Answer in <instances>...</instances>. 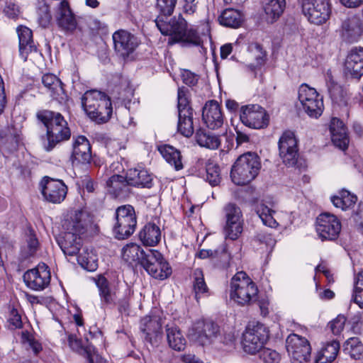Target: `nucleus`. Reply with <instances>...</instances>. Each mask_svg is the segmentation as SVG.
Instances as JSON below:
<instances>
[{
    "instance_id": "1",
    "label": "nucleus",
    "mask_w": 363,
    "mask_h": 363,
    "mask_svg": "<svg viewBox=\"0 0 363 363\" xmlns=\"http://www.w3.org/2000/svg\"><path fill=\"white\" fill-rule=\"evenodd\" d=\"M177 0H157V7L162 15L155 20V23L161 33L169 35V43H182L188 45L201 46V51L206 49L201 45L202 40L197 32L193 28H188L186 21L182 16L172 18L167 21L169 16L174 11Z\"/></svg>"
},
{
    "instance_id": "2",
    "label": "nucleus",
    "mask_w": 363,
    "mask_h": 363,
    "mask_svg": "<svg viewBox=\"0 0 363 363\" xmlns=\"http://www.w3.org/2000/svg\"><path fill=\"white\" fill-rule=\"evenodd\" d=\"M89 224V215L84 211L70 210L65 215L62 221L64 235L57 240V242L65 255L74 256L79 252L82 245V235L86 232Z\"/></svg>"
},
{
    "instance_id": "3",
    "label": "nucleus",
    "mask_w": 363,
    "mask_h": 363,
    "mask_svg": "<svg viewBox=\"0 0 363 363\" xmlns=\"http://www.w3.org/2000/svg\"><path fill=\"white\" fill-rule=\"evenodd\" d=\"M37 118L46 128V141L43 146L47 152L52 150L60 143L69 139L71 131L68 123L60 113L40 111L38 112Z\"/></svg>"
},
{
    "instance_id": "4",
    "label": "nucleus",
    "mask_w": 363,
    "mask_h": 363,
    "mask_svg": "<svg viewBox=\"0 0 363 363\" xmlns=\"http://www.w3.org/2000/svg\"><path fill=\"white\" fill-rule=\"evenodd\" d=\"M260 167L257 155L247 152L240 155L231 169L230 177L233 182L240 186L248 184L257 176Z\"/></svg>"
},
{
    "instance_id": "5",
    "label": "nucleus",
    "mask_w": 363,
    "mask_h": 363,
    "mask_svg": "<svg viewBox=\"0 0 363 363\" xmlns=\"http://www.w3.org/2000/svg\"><path fill=\"white\" fill-rule=\"evenodd\" d=\"M255 283L242 271L235 274L230 284V298L240 305L248 304L257 294Z\"/></svg>"
},
{
    "instance_id": "6",
    "label": "nucleus",
    "mask_w": 363,
    "mask_h": 363,
    "mask_svg": "<svg viewBox=\"0 0 363 363\" xmlns=\"http://www.w3.org/2000/svg\"><path fill=\"white\" fill-rule=\"evenodd\" d=\"M269 338V331L262 323L249 324L242 337L243 350L250 354H255L262 349Z\"/></svg>"
},
{
    "instance_id": "7",
    "label": "nucleus",
    "mask_w": 363,
    "mask_h": 363,
    "mask_svg": "<svg viewBox=\"0 0 363 363\" xmlns=\"http://www.w3.org/2000/svg\"><path fill=\"white\" fill-rule=\"evenodd\" d=\"M116 220L113 232L117 239H125L134 233L137 218L132 206L124 205L118 207L116 211Z\"/></svg>"
},
{
    "instance_id": "8",
    "label": "nucleus",
    "mask_w": 363,
    "mask_h": 363,
    "mask_svg": "<svg viewBox=\"0 0 363 363\" xmlns=\"http://www.w3.org/2000/svg\"><path fill=\"white\" fill-rule=\"evenodd\" d=\"M298 99L301 108L309 117L318 118L322 115L323 98L314 88L302 84L298 89Z\"/></svg>"
},
{
    "instance_id": "9",
    "label": "nucleus",
    "mask_w": 363,
    "mask_h": 363,
    "mask_svg": "<svg viewBox=\"0 0 363 363\" xmlns=\"http://www.w3.org/2000/svg\"><path fill=\"white\" fill-rule=\"evenodd\" d=\"M145 271L155 279H164L172 273L169 264L162 254L156 250H147L145 259L142 265Z\"/></svg>"
},
{
    "instance_id": "10",
    "label": "nucleus",
    "mask_w": 363,
    "mask_h": 363,
    "mask_svg": "<svg viewBox=\"0 0 363 363\" xmlns=\"http://www.w3.org/2000/svg\"><path fill=\"white\" fill-rule=\"evenodd\" d=\"M301 6L304 16L317 25L326 22L331 13L329 0H302Z\"/></svg>"
},
{
    "instance_id": "11",
    "label": "nucleus",
    "mask_w": 363,
    "mask_h": 363,
    "mask_svg": "<svg viewBox=\"0 0 363 363\" xmlns=\"http://www.w3.org/2000/svg\"><path fill=\"white\" fill-rule=\"evenodd\" d=\"M240 121L247 127L260 129L269 124V115L258 104L242 106L240 110Z\"/></svg>"
},
{
    "instance_id": "12",
    "label": "nucleus",
    "mask_w": 363,
    "mask_h": 363,
    "mask_svg": "<svg viewBox=\"0 0 363 363\" xmlns=\"http://www.w3.org/2000/svg\"><path fill=\"white\" fill-rule=\"evenodd\" d=\"M122 169V165L116 162L112 163L108 170L113 174L106 180V189L114 198L125 199L130 192L127 176L123 177L118 174Z\"/></svg>"
},
{
    "instance_id": "13",
    "label": "nucleus",
    "mask_w": 363,
    "mask_h": 363,
    "mask_svg": "<svg viewBox=\"0 0 363 363\" xmlns=\"http://www.w3.org/2000/svg\"><path fill=\"white\" fill-rule=\"evenodd\" d=\"M286 347L291 356L292 363H310L311 346L305 337L295 333L289 335L286 340Z\"/></svg>"
},
{
    "instance_id": "14",
    "label": "nucleus",
    "mask_w": 363,
    "mask_h": 363,
    "mask_svg": "<svg viewBox=\"0 0 363 363\" xmlns=\"http://www.w3.org/2000/svg\"><path fill=\"white\" fill-rule=\"evenodd\" d=\"M225 225L224 233L225 238L232 240L238 238L242 232V211L238 206L234 203H228L223 208Z\"/></svg>"
},
{
    "instance_id": "15",
    "label": "nucleus",
    "mask_w": 363,
    "mask_h": 363,
    "mask_svg": "<svg viewBox=\"0 0 363 363\" xmlns=\"http://www.w3.org/2000/svg\"><path fill=\"white\" fill-rule=\"evenodd\" d=\"M112 38L116 52L123 59L131 57L140 44L137 36L125 30L116 31Z\"/></svg>"
},
{
    "instance_id": "16",
    "label": "nucleus",
    "mask_w": 363,
    "mask_h": 363,
    "mask_svg": "<svg viewBox=\"0 0 363 363\" xmlns=\"http://www.w3.org/2000/svg\"><path fill=\"white\" fill-rule=\"evenodd\" d=\"M341 230V223L333 214L324 213L316 219V232L322 240H335Z\"/></svg>"
},
{
    "instance_id": "17",
    "label": "nucleus",
    "mask_w": 363,
    "mask_h": 363,
    "mask_svg": "<svg viewBox=\"0 0 363 363\" xmlns=\"http://www.w3.org/2000/svg\"><path fill=\"white\" fill-rule=\"evenodd\" d=\"M279 156L283 162L288 166H294L298 160V142L291 131H285L278 143Z\"/></svg>"
},
{
    "instance_id": "18",
    "label": "nucleus",
    "mask_w": 363,
    "mask_h": 363,
    "mask_svg": "<svg viewBox=\"0 0 363 363\" xmlns=\"http://www.w3.org/2000/svg\"><path fill=\"white\" fill-rule=\"evenodd\" d=\"M140 328L146 342L150 343L152 347L159 345L162 332L161 318L158 315L152 314L142 318Z\"/></svg>"
},
{
    "instance_id": "19",
    "label": "nucleus",
    "mask_w": 363,
    "mask_h": 363,
    "mask_svg": "<svg viewBox=\"0 0 363 363\" xmlns=\"http://www.w3.org/2000/svg\"><path fill=\"white\" fill-rule=\"evenodd\" d=\"M219 334V326L212 321L199 320L189 331L191 339L202 345L210 343Z\"/></svg>"
},
{
    "instance_id": "20",
    "label": "nucleus",
    "mask_w": 363,
    "mask_h": 363,
    "mask_svg": "<svg viewBox=\"0 0 363 363\" xmlns=\"http://www.w3.org/2000/svg\"><path fill=\"white\" fill-rule=\"evenodd\" d=\"M50 272L48 267L39 264L35 268L28 270L23 277L26 285L35 291L43 290L48 286L50 281Z\"/></svg>"
},
{
    "instance_id": "21",
    "label": "nucleus",
    "mask_w": 363,
    "mask_h": 363,
    "mask_svg": "<svg viewBox=\"0 0 363 363\" xmlns=\"http://www.w3.org/2000/svg\"><path fill=\"white\" fill-rule=\"evenodd\" d=\"M41 184L42 194L46 201L53 203H60L65 200L67 187L62 180L45 177Z\"/></svg>"
},
{
    "instance_id": "22",
    "label": "nucleus",
    "mask_w": 363,
    "mask_h": 363,
    "mask_svg": "<svg viewBox=\"0 0 363 363\" xmlns=\"http://www.w3.org/2000/svg\"><path fill=\"white\" fill-rule=\"evenodd\" d=\"M57 26L66 33H72L77 27V21L66 1L59 3L55 13Z\"/></svg>"
},
{
    "instance_id": "23",
    "label": "nucleus",
    "mask_w": 363,
    "mask_h": 363,
    "mask_svg": "<svg viewBox=\"0 0 363 363\" xmlns=\"http://www.w3.org/2000/svg\"><path fill=\"white\" fill-rule=\"evenodd\" d=\"M91 159V146L89 140L84 136H78L74 141L73 150L70 157L72 165L89 163Z\"/></svg>"
},
{
    "instance_id": "24",
    "label": "nucleus",
    "mask_w": 363,
    "mask_h": 363,
    "mask_svg": "<svg viewBox=\"0 0 363 363\" xmlns=\"http://www.w3.org/2000/svg\"><path fill=\"white\" fill-rule=\"evenodd\" d=\"M18 36L19 55L23 61H26L30 55L38 52L37 47L33 39L32 30L26 26L17 28Z\"/></svg>"
},
{
    "instance_id": "25",
    "label": "nucleus",
    "mask_w": 363,
    "mask_h": 363,
    "mask_svg": "<svg viewBox=\"0 0 363 363\" xmlns=\"http://www.w3.org/2000/svg\"><path fill=\"white\" fill-rule=\"evenodd\" d=\"M202 117L204 123L211 129L219 128L223 124L224 118L220 106L214 100L206 104L203 108Z\"/></svg>"
},
{
    "instance_id": "26",
    "label": "nucleus",
    "mask_w": 363,
    "mask_h": 363,
    "mask_svg": "<svg viewBox=\"0 0 363 363\" xmlns=\"http://www.w3.org/2000/svg\"><path fill=\"white\" fill-rule=\"evenodd\" d=\"M345 72L354 78H359L363 74V48L351 50L345 60Z\"/></svg>"
},
{
    "instance_id": "27",
    "label": "nucleus",
    "mask_w": 363,
    "mask_h": 363,
    "mask_svg": "<svg viewBox=\"0 0 363 363\" xmlns=\"http://www.w3.org/2000/svg\"><path fill=\"white\" fill-rule=\"evenodd\" d=\"M363 32L361 19L357 16H352L345 19L342 24V37L348 43L359 40Z\"/></svg>"
},
{
    "instance_id": "28",
    "label": "nucleus",
    "mask_w": 363,
    "mask_h": 363,
    "mask_svg": "<svg viewBox=\"0 0 363 363\" xmlns=\"http://www.w3.org/2000/svg\"><path fill=\"white\" fill-rule=\"evenodd\" d=\"M330 132L334 145L342 150H346L350 140L347 128L342 121L337 118H333L330 121Z\"/></svg>"
},
{
    "instance_id": "29",
    "label": "nucleus",
    "mask_w": 363,
    "mask_h": 363,
    "mask_svg": "<svg viewBox=\"0 0 363 363\" xmlns=\"http://www.w3.org/2000/svg\"><path fill=\"white\" fill-rule=\"evenodd\" d=\"M146 255L147 250L145 251L140 245L133 242L125 245L121 250L123 259L132 265H142Z\"/></svg>"
},
{
    "instance_id": "30",
    "label": "nucleus",
    "mask_w": 363,
    "mask_h": 363,
    "mask_svg": "<svg viewBox=\"0 0 363 363\" xmlns=\"http://www.w3.org/2000/svg\"><path fill=\"white\" fill-rule=\"evenodd\" d=\"M105 96L104 93L97 90H90L84 93L82 97V104L89 118L96 113V111L100 106L101 101Z\"/></svg>"
},
{
    "instance_id": "31",
    "label": "nucleus",
    "mask_w": 363,
    "mask_h": 363,
    "mask_svg": "<svg viewBox=\"0 0 363 363\" xmlns=\"http://www.w3.org/2000/svg\"><path fill=\"white\" fill-rule=\"evenodd\" d=\"M167 340L169 347L176 351L184 350L186 340L180 329L174 325H166Z\"/></svg>"
},
{
    "instance_id": "32",
    "label": "nucleus",
    "mask_w": 363,
    "mask_h": 363,
    "mask_svg": "<svg viewBox=\"0 0 363 363\" xmlns=\"http://www.w3.org/2000/svg\"><path fill=\"white\" fill-rule=\"evenodd\" d=\"M130 186L150 188L152 185V176L144 169H130L127 172Z\"/></svg>"
},
{
    "instance_id": "33",
    "label": "nucleus",
    "mask_w": 363,
    "mask_h": 363,
    "mask_svg": "<svg viewBox=\"0 0 363 363\" xmlns=\"http://www.w3.org/2000/svg\"><path fill=\"white\" fill-rule=\"evenodd\" d=\"M94 281L99 289L101 303L103 305H114L116 294L111 291L109 282L102 275H98L94 278Z\"/></svg>"
},
{
    "instance_id": "34",
    "label": "nucleus",
    "mask_w": 363,
    "mask_h": 363,
    "mask_svg": "<svg viewBox=\"0 0 363 363\" xmlns=\"http://www.w3.org/2000/svg\"><path fill=\"white\" fill-rule=\"evenodd\" d=\"M139 238L145 245L155 246L160 240V229L155 223H149L140 231Z\"/></svg>"
},
{
    "instance_id": "35",
    "label": "nucleus",
    "mask_w": 363,
    "mask_h": 363,
    "mask_svg": "<svg viewBox=\"0 0 363 363\" xmlns=\"http://www.w3.org/2000/svg\"><path fill=\"white\" fill-rule=\"evenodd\" d=\"M340 350V343L336 340L326 342L317 355L315 363H331Z\"/></svg>"
},
{
    "instance_id": "36",
    "label": "nucleus",
    "mask_w": 363,
    "mask_h": 363,
    "mask_svg": "<svg viewBox=\"0 0 363 363\" xmlns=\"http://www.w3.org/2000/svg\"><path fill=\"white\" fill-rule=\"evenodd\" d=\"M218 21L224 26L236 28L241 26L243 18L239 11L227 9L221 13L218 17Z\"/></svg>"
},
{
    "instance_id": "37",
    "label": "nucleus",
    "mask_w": 363,
    "mask_h": 363,
    "mask_svg": "<svg viewBox=\"0 0 363 363\" xmlns=\"http://www.w3.org/2000/svg\"><path fill=\"white\" fill-rule=\"evenodd\" d=\"M178 116V131L185 137L191 136L194 133L193 111L182 110Z\"/></svg>"
},
{
    "instance_id": "38",
    "label": "nucleus",
    "mask_w": 363,
    "mask_h": 363,
    "mask_svg": "<svg viewBox=\"0 0 363 363\" xmlns=\"http://www.w3.org/2000/svg\"><path fill=\"white\" fill-rule=\"evenodd\" d=\"M264 12L268 21L274 22L283 13L285 0H262Z\"/></svg>"
},
{
    "instance_id": "39",
    "label": "nucleus",
    "mask_w": 363,
    "mask_h": 363,
    "mask_svg": "<svg viewBox=\"0 0 363 363\" xmlns=\"http://www.w3.org/2000/svg\"><path fill=\"white\" fill-rule=\"evenodd\" d=\"M197 143L201 147H204L211 150L218 149L220 145L219 136L216 135L205 130H199L195 135Z\"/></svg>"
},
{
    "instance_id": "40",
    "label": "nucleus",
    "mask_w": 363,
    "mask_h": 363,
    "mask_svg": "<svg viewBox=\"0 0 363 363\" xmlns=\"http://www.w3.org/2000/svg\"><path fill=\"white\" fill-rule=\"evenodd\" d=\"M159 151L164 160L174 166L176 170L183 168L180 152L171 145H163L159 147Z\"/></svg>"
},
{
    "instance_id": "41",
    "label": "nucleus",
    "mask_w": 363,
    "mask_h": 363,
    "mask_svg": "<svg viewBox=\"0 0 363 363\" xmlns=\"http://www.w3.org/2000/svg\"><path fill=\"white\" fill-rule=\"evenodd\" d=\"M96 113L90 117L91 119L98 123H106L112 115L113 108L110 99L106 95L101 105L96 111Z\"/></svg>"
},
{
    "instance_id": "42",
    "label": "nucleus",
    "mask_w": 363,
    "mask_h": 363,
    "mask_svg": "<svg viewBox=\"0 0 363 363\" xmlns=\"http://www.w3.org/2000/svg\"><path fill=\"white\" fill-rule=\"evenodd\" d=\"M78 263L87 271H95L98 267L97 255L92 250L83 249L77 257Z\"/></svg>"
},
{
    "instance_id": "43",
    "label": "nucleus",
    "mask_w": 363,
    "mask_h": 363,
    "mask_svg": "<svg viewBox=\"0 0 363 363\" xmlns=\"http://www.w3.org/2000/svg\"><path fill=\"white\" fill-rule=\"evenodd\" d=\"M194 291L197 302L202 296H208L209 290L206 284L203 272L201 269H196L194 272Z\"/></svg>"
},
{
    "instance_id": "44",
    "label": "nucleus",
    "mask_w": 363,
    "mask_h": 363,
    "mask_svg": "<svg viewBox=\"0 0 363 363\" xmlns=\"http://www.w3.org/2000/svg\"><path fill=\"white\" fill-rule=\"evenodd\" d=\"M357 199V196L351 194L347 190H342L338 195L331 197V201L336 208H340L343 211L347 210L353 206Z\"/></svg>"
},
{
    "instance_id": "45",
    "label": "nucleus",
    "mask_w": 363,
    "mask_h": 363,
    "mask_svg": "<svg viewBox=\"0 0 363 363\" xmlns=\"http://www.w3.org/2000/svg\"><path fill=\"white\" fill-rule=\"evenodd\" d=\"M255 211L263 224L270 228H277L278 223L274 218L275 211L266 206L264 203L257 205Z\"/></svg>"
},
{
    "instance_id": "46",
    "label": "nucleus",
    "mask_w": 363,
    "mask_h": 363,
    "mask_svg": "<svg viewBox=\"0 0 363 363\" xmlns=\"http://www.w3.org/2000/svg\"><path fill=\"white\" fill-rule=\"evenodd\" d=\"M43 85L51 91L53 97L63 94L62 83L59 78L52 74H45L42 77Z\"/></svg>"
},
{
    "instance_id": "47",
    "label": "nucleus",
    "mask_w": 363,
    "mask_h": 363,
    "mask_svg": "<svg viewBox=\"0 0 363 363\" xmlns=\"http://www.w3.org/2000/svg\"><path fill=\"white\" fill-rule=\"evenodd\" d=\"M346 349L352 358L360 359L363 358V344L357 337H352L346 342Z\"/></svg>"
},
{
    "instance_id": "48",
    "label": "nucleus",
    "mask_w": 363,
    "mask_h": 363,
    "mask_svg": "<svg viewBox=\"0 0 363 363\" xmlns=\"http://www.w3.org/2000/svg\"><path fill=\"white\" fill-rule=\"evenodd\" d=\"M68 342L70 348L77 352H85L87 355L89 363H94V356L89 347L84 348L81 342V340L77 339L75 335H70L68 337Z\"/></svg>"
},
{
    "instance_id": "49",
    "label": "nucleus",
    "mask_w": 363,
    "mask_h": 363,
    "mask_svg": "<svg viewBox=\"0 0 363 363\" xmlns=\"http://www.w3.org/2000/svg\"><path fill=\"white\" fill-rule=\"evenodd\" d=\"M352 298L360 308H363V271L359 272L354 279Z\"/></svg>"
},
{
    "instance_id": "50",
    "label": "nucleus",
    "mask_w": 363,
    "mask_h": 363,
    "mask_svg": "<svg viewBox=\"0 0 363 363\" xmlns=\"http://www.w3.org/2000/svg\"><path fill=\"white\" fill-rule=\"evenodd\" d=\"M206 180L212 186L218 185L220 183V170L218 165L213 163H208L206 165Z\"/></svg>"
},
{
    "instance_id": "51",
    "label": "nucleus",
    "mask_w": 363,
    "mask_h": 363,
    "mask_svg": "<svg viewBox=\"0 0 363 363\" xmlns=\"http://www.w3.org/2000/svg\"><path fill=\"white\" fill-rule=\"evenodd\" d=\"M325 77L329 93L331 96H336L340 92L341 87L334 80L332 71L330 69L327 70Z\"/></svg>"
},
{
    "instance_id": "52",
    "label": "nucleus",
    "mask_w": 363,
    "mask_h": 363,
    "mask_svg": "<svg viewBox=\"0 0 363 363\" xmlns=\"http://www.w3.org/2000/svg\"><path fill=\"white\" fill-rule=\"evenodd\" d=\"M260 358L265 363H279L281 356L276 350L264 348L261 351Z\"/></svg>"
},
{
    "instance_id": "53",
    "label": "nucleus",
    "mask_w": 363,
    "mask_h": 363,
    "mask_svg": "<svg viewBox=\"0 0 363 363\" xmlns=\"http://www.w3.org/2000/svg\"><path fill=\"white\" fill-rule=\"evenodd\" d=\"M178 113H180V111L182 110H188V111H193L191 108L189 106V98L186 94V91L179 88L178 89Z\"/></svg>"
},
{
    "instance_id": "54",
    "label": "nucleus",
    "mask_w": 363,
    "mask_h": 363,
    "mask_svg": "<svg viewBox=\"0 0 363 363\" xmlns=\"http://www.w3.org/2000/svg\"><path fill=\"white\" fill-rule=\"evenodd\" d=\"M346 318L339 315L329 323V327L334 335H339L343 330Z\"/></svg>"
},
{
    "instance_id": "55",
    "label": "nucleus",
    "mask_w": 363,
    "mask_h": 363,
    "mask_svg": "<svg viewBox=\"0 0 363 363\" xmlns=\"http://www.w3.org/2000/svg\"><path fill=\"white\" fill-rule=\"evenodd\" d=\"M51 18L52 17L47 6L45 5L39 9L38 22L42 27H48L50 23Z\"/></svg>"
},
{
    "instance_id": "56",
    "label": "nucleus",
    "mask_w": 363,
    "mask_h": 363,
    "mask_svg": "<svg viewBox=\"0 0 363 363\" xmlns=\"http://www.w3.org/2000/svg\"><path fill=\"white\" fill-rule=\"evenodd\" d=\"M8 322L9 323V327L11 329L20 328L22 326V320L21 315L18 313V311L15 308H12L10 311Z\"/></svg>"
},
{
    "instance_id": "57",
    "label": "nucleus",
    "mask_w": 363,
    "mask_h": 363,
    "mask_svg": "<svg viewBox=\"0 0 363 363\" xmlns=\"http://www.w3.org/2000/svg\"><path fill=\"white\" fill-rule=\"evenodd\" d=\"M23 344L25 346L29 349H31L35 354H38L42 350L41 344L35 340L32 337L23 335Z\"/></svg>"
},
{
    "instance_id": "58",
    "label": "nucleus",
    "mask_w": 363,
    "mask_h": 363,
    "mask_svg": "<svg viewBox=\"0 0 363 363\" xmlns=\"http://www.w3.org/2000/svg\"><path fill=\"white\" fill-rule=\"evenodd\" d=\"M182 78L186 85L194 86L198 82V76L189 70H184L182 72Z\"/></svg>"
},
{
    "instance_id": "59",
    "label": "nucleus",
    "mask_w": 363,
    "mask_h": 363,
    "mask_svg": "<svg viewBox=\"0 0 363 363\" xmlns=\"http://www.w3.org/2000/svg\"><path fill=\"white\" fill-rule=\"evenodd\" d=\"M4 13L8 17L14 18L19 13L18 6L14 4H9L4 9Z\"/></svg>"
},
{
    "instance_id": "60",
    "label": "nucleus",
    "mask_w": 363,
    "mask_h": 363,
    "mask_svg": "<svg viewBox=\"0 0 363 363\" xmlns=\"http://www.w3.org/2000/svg\"><path fill=\"white\" fill-rule=\"evenodd\" d=\"M38 241L35 235L30 233L28 239V247L29 248L30 255H33L37 250Z\"/></svg>"
},
{
    "instance_id": "61",
    "label": "nucleus",
    "mask_w": 363,
    "mask_h": 363,
    "mask_svg": "<svg viewBox=\"0 0 363 363\" xmlns=\"http://www.w3.org/2000/svg\"><path fill=\"white\" fill-rule=\"evenodd\" d=\"M218 255V251L211 250H201L197 256L201 259H206L207 257H215Z\"/></svg>"
},
{
    "instance_id": "62",
    "label": "nucleus",
    "mask_w": 363,
    "mask_h": 363,
    "mask_svg": "<svg viewBox=\"0 0 363 363\" xmlns=\"http://www.w3.org/2000/svg\"><path fill=\"white\" fill-rule=\"evenodd\" d=\"M347 8H357L363 4V0H340Z\"/></svg>"
},
{
    "instance_id": "63",
    "label": "nucleus",
    "mask_w": 363,
    "mask_h": 363,
    "mask_svg": "<svg viewBox=\"0 0 363 363\" xmlns=\"http://www.w3.org/2000/svg\"><path fill=\"white\" fill-rule=\"evenodd\" d=\"M184 9L186 13H193L196 10L195 0H184Z\"/></svg>"
},
{
    "instance_id": "64",
    "label": "nucleus",
    "mask_w": 363,
    "mask_h": 363,
    "mask_svg": "<svg viewBox=\"0 0 363 363\" xmlns=\"http://www.w3.org/2000/svg\"><path fill=\"white\" fill-rule=\"evenodd\" d=\"M183 361L185 363H203L199 358H197L194 354H185L182 357Z\"/></svg>"
}]
</instances>
